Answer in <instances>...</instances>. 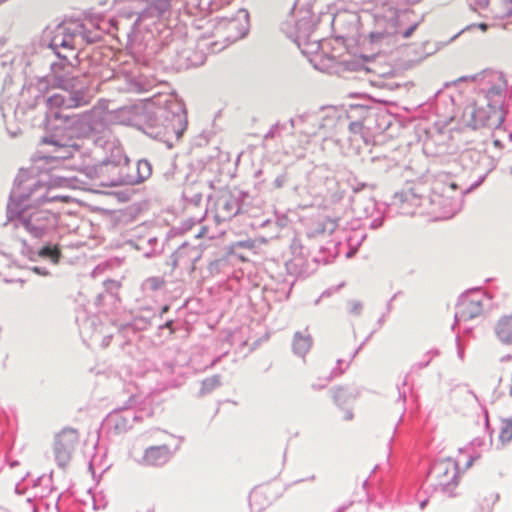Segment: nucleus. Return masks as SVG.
<instances>
[{"instance_id":"obj_4","label":"nucleus","mask_w":512,"mask_h":512,"mask_svg":"<svg viewBox=\"0 0 512 512\" xmlns=\"http://www.w3.org/2000/svg\"><path fill=\"white\" fill-rule=\"evenodd\" d=\"M482 311L483 305L481 300L463 298L457 304L455 316L458 320L468 321L481 315Z\"/></svg>"},{"instance_id":"obj_10","label":"nucleus","mask_w":512,"mask_h":512,"mask_svg":"<svg viewBox=\"0 0 512 512\" xmlns=\"http://www.w3.org/2000/svg\"><path fill=\"white\" fill-rule=\"evenodd\" d=\"M152 173V167L147 160H139L136 163V176L134 181L139 183L148 179Z\"/></svg>"},{"instance_id":"obj_12","label":"nucleus","mask_w":512,"mask_h":512,"mask_svg":"<svg viewBox=\"0 0 512 512\" xmlns=\"http://www.w3.org/2000/svg\"><path fill=\"white\" fill-rule=\"evenodd\" d=\"M219 207L220 209H223L225 210V214L223 215V218L226 219V218H230L232 217L233 215H236L238 213V208L235 207L234 205V202L231 200V199H225V200H222L220 203H219Z\"/></svg>"},{"instance_id":"obj_18","label":"nucleus","mask_w":512,"mask_h":512,"mask_svg":"<svg viewBox=\"0 0 512 512\" xmlns=\"http://www.w3.org/2000/svg\"><path fill=\"white\" fill-rule=\"evenodd\" d=\"M34 220V216H31L26 223V226L29 230H31L32 221Z\"/></svg>"},{"instance_id":"obj_5","label":"nucleus","mask_w":512,"mask_h":512,"mask_svg":"<svg viewBox=\"0 0 512 512\" xmlns=\"http://www.w3.org/2000/svg\"><path fill=\"white\" fill-rule=\"evenodd\" d=\"M170 452L166 445L153 446L146 449L143 456V463L150 466H160L169 460Z\"/></svg>"},{"instance_id":"obj_17","label":"nucleus","mask_w":512,"mask_h":512,"mask_svg":"<svg viewBox=\"0 0 512 512\" xmlns=\"http://www.w3.org/2000/svg\"><path fill=\"white\" fill-rule=\"evenodd\" d=\"M477 27L483 32L487 31L488 29V25L486 23H479Z\"/></svg>"},{"instance_id":"obj_20","label":"nucleus","mask_w":512,"mask_h":512,"mask_svg":"<svg viewBox=\"0 0 512 512\" xmlns=\"http://www.w3.org/2000/svg\"><path fill=\"white\" fill-rule=\"evenodd\" d=\"M353 418V414L351 412H347L345 415V419L350 420Z\"/></svg>"},{"instance_id":"obj_13","label":"nucleus","mask_w":512,"mask_h":512,"mask_svg":"<svg viewBox=\"0 0 512 512\" xmlns=\"http://www.w3.org/2000/svg\"><path fill=\"white\" fill-rule=\"evenodd\" d=\"M40 255L50 257L54 262H58V259L60 257V251L56 247L51 248L46 246L41 249Z\"/></svg>"},{"instance_id":"obj_16","label":"nucleus","mask_w":512,"mask_h":512,"mask_svg":"<svg viewBox=\"0 0 512 512\" xmlns=\"http://www.w3.org/2000/svg\"><path fill=\"white\" fill-rule=\"evenodd\" d=\"M44 201H62V202H66L67 199H66V197L54 196V197H50V198H45Z\"/></svg>"},{"instance_id":"obj_9","label":"nucleus","mask_w":512,"mask_h":512,"mask_svg":"<svg viewBox=\"0 0 512 512\" xmlns=\"http://www.w3.org/2000/svg\"><path fill=\"white\" fill-rule=\"evenodd\" d=\"M43 142L47 143V144H52L56 147L55 152L57 154L54 156V158H56V159H68L73 156L74 148L72 146L60 145V144L56 143L55 141L50 140L48 138H44Z\"/></svg>"},{"instance_id":"obj_6","label":"nucleus","mask_w":512,"mask_h":512,"mask_svg":"<svg viewBox=\"0 0 512 512\" xmlns=\"http://www.w3.org/2000/svg\"><path fill=\"white\" fill-rule=\"evenodd\" d=\"M75 44V37L65 26H58L52 36L50 47L54 50L60 48L73 49Z\"/></svg>"},{"instance_id":"obj_8","label":"nucleus","mask_w":512,"mask_h":512,"mask_svg":"<svg viewBox=\"0 0 512 512\" xmlns=\"http://www.w3.org/2000/svg\"><path fill=\"white\" fill-rule=\"evenodd\" d=\"M293 351L299 355H305L312 346L311 336L304 332H296L293 338Z\"/></svg>"},{"instance_id":"obj_15","label":"nucleus","mask_w":512,"mask_h":512,"mask_svg":"<svg viewBox=\"0 0 512 512\" xmlns=\"http://www.w3.org/2000/svg\"><path fill=\"white\" fill-rule=\"evenodd\" d=\"M362 123L360 122H352L350 125H349V129L351 131H357V130H361L362 129Z\"/></svg>"},{"instance_id":"obj_3","label":"nucleus","mask_w":512,"mask_h":512,"mask_svg":"<svg viewBox=\"0 0 512 512\" xmlns=\"http://www.w3.org/2000/svg\"><path fill=\"white\" fill-rule=\"evenodd\" d=\"M439 484L443 487L456 486L459 482L460 476L458 472V464L452 459L442 461L438 466Z\"/></svg>"},{"instance_id":"obj_22","label":"nucleus","mask_w":512,"mask_h":512,"mask_svg":"<svg viewBox=\"0 0 512 512\" xmlns=\"http://www.w3.org/2000/svg\"><path fill=\"white\" fill-rule=\"evenodd\" d=\"M452 189H455L456 188V185L455 184H452L451 185Z\"/></svg>"},{"instance_id":"obj_7","label":"nucleus","mask_w":512,"mask_h":512,"mask_svg":"<svg viewBox=\"0 0 512 512\" xmlns=\"http://www.w3.org/2000/svg\"><path fill=\"white\" fill-rule=\"evenodd\" d=\"M495 334L502 343H512V315L503 316L497 321Z\"/></svg>"},{"instance_id":"obj_21","label":"nucleus","mask_w":512,"mask_h":512,"mask_svg":"<svg viewBox=\"0 0 512 512\" xmlns=\"http://www.w3.org/2000/svg\"><path fill=\"white\" fill-rule=\"evenodd\" d=\"M474 458H470L466 464V468H469L473 464Z\"/></svg>"},{"instance_id":"obj_1","label":"nucleus","mask_w":512,"mask_h":512,"mask_svg":"<svg viewBox=\"0 0 512 512\" xmlns=\"http://www.w3.org/2000/svg\"><path fill=\"white\" fill-rule=\"evenodd\" d=\"M79 441V432L74 428H64L54 436L53 451L59 466L65 467L71 461Z\"/></svg>"},{"instance_id":"obj_2","label":"nucleus","mask_w":512,"mask_h":512,"mask_svg":"<svg viewBox=\"0 0 512 512\" xmlns=\"http://www.w3.org/2000/svg\"><path fill=\"white\" fill-rule=\"evenodd\" d=\"M52 107L71 109L88 104V100L80 92H62L55 93L48 99Z\"/></svg>"},{"instance_id":"obj_19","label":"nucleus","mask_w":512,"mask_h":512,"mask_svg":"<svg viewBox=\"0 0 512 512\" xmlns=\"http://www.w3.org/2000/svg\"><path fill=\"white\" fill-rule=\"evenodd\" d=\"M233 22H234V21H232V20H229V21H228V20H224V21H223V25H224V26H226V25L231 26V25H233Z\"/></svg>"},{"instance_id":"obj_11","label":"nucleus","mask_w":512,"mask_h":512,"mask_svg":"<svg viewBox=\"0 0 512 512\" xmlns=\"http://www.w3.org/2000/svg\"><path fill=\"white\" fill-rule=\"evenodd\" d=\"M499 439L502 443H508L512 440V420L503 419L500 424Z\"/></svg>"},{"instance_id":"obj_14","label":"nucleus","mask_w":512,"mask_h":512,"mask_svg":"<svg viewBox=\"0 0 512 512\" xmlns=\"http://www.w3.org/2000/svg\"><path fill=\"white\" fill-rule=\"evenodd\" d=\"M418 27V23H414L413 25H411L407 30L404 31L403 33V38L405 39H408L412 36V34L414 33V31L417 29Z\"/></svg>"}]
</instances>
